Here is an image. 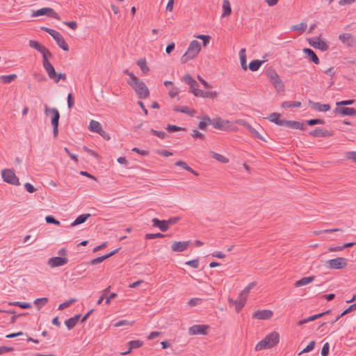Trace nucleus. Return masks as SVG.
<instances>
[{
	"label": "nucleus",
	"mask_w": 356,
	"mask_h": 356,
	"mask_svg": "<svg viewBox=\"0 0 356 356\" xmlns=\"http://www.w3.org/2000/svg\"><path fill=\"white\" fill-rule=\"evenodd\" d=\"M280 341V334L277 332H272L260 341L255 347L256 350H261L275 346Z\"/></svg>",
	"instance_id": "f257e3e1"
},
{
	"label": "nucleus",
	"mask_w": 356,
	"mask_h": 356,
	"mask_svg": "<svg viewBox=\"0 0 356 356\" xmlns=\"http://www.w3.org/2000/svg\"><path fill=\"white\" fill-rule=\"evenodd\" d=\"M134 81H127L133 90L136 92L140 99L147 98L149 95V90L145 83L137 76H134Z\"/></svg>",
	"instance_id": "f03ea898"
},
{
	"label": "nucleus",
	"mask_w": 356,
	"mask_h": 356,
	"mask_svg": "<svg viewBox=\"0 0 356 356\" xmlns=\"http://www.w3.org/2000/svg\"><path fill=\"white\" fill-rule=\"evenodd\" d=\"M44 113L47 115H48L49 114H51V123L53 127V135L54 137L56 138L58 135V124L60 119L59 111L56 108H49L47 106V105H45Z\"/></svg>",
	"instance_id": "7ed1b4c3"
},
{
	"label": "nucleus",
	"mask_w": 356,
	"mask_h": 356,
	"mask_svg": "<svg viewBox=\"0 0 356 356\" xmlns=\"http://www.w3.org/2000/svg\"><path fill=\"white\" fill-rule=\"evenodd\" d=\"M201 49L200 42L197 40H193L184 56L181 58L182 63H187L189 60L194 58Z\"/></svg>",
	"instance_id": "20e7f679"
},
{
	"label": "nucleus",
	"mask_w": 356,
	"mask_h": 356,
	"mask_svg": "<svg viewBox=\"0 0 356 356\" xmlns=\"http://www.w3.org/2000/svg\"><path fill=\"white\" fill-rule=\"evenodd\" d=\"M43 67L44 68L45 71L47 72L49 77L51 79H53L55 83H58L60 79L65 81L66 80V75L63 73H58L57 74L55 71V69L54 66L51 65V63L47 60L44 63V65H43Z\"/></svg>",
	"instance_id": "39448f33"
},
{
	"label": "nucleus",
	"mask_w": 356,
	"mask_h": 356,
	"mask_svg": "<svg viewBox=\"0 0 356 356\" xmlns=\"http://www.w3.org/2000/svg\"><path fill=\"white\" fill-rule=\"evenodd\" d=\"M29 45L30 47L33 48L40 52L42 55V65H44L45 61L49 60L48 58L52 56V54L44 46L35 40H29Z\"/></svg>",
	"instance_id": "423d86ee"
},
{
	"label": "nucleus",
	"mask_w": 356,
	"mask_h": 356,
	"mask_svg": "<svg viewBox=\"0 0 356 356\" xmlns=\"http://www.w3.org/2000/svg\"><path fill=\"white\" fill-rule=\"evenodd\" d=\"M1 177L3 181L8 184L19 186L20 182L19 179L15 175L13 169H4L1 171Z\"/></svg>",
	"instance_id": "0eeeda50"
},
{
	"label": "nucleus",
	"mask_w": 356,
	"mask_h": 356,
	"mask_svg": "<svg viewBox=\"0 0 356 356\" xmlns=\"http://www.w3.org/2000/svg\"><path fill=\"white\" fill-rule=\"evenodd\" d=\"M347 259L344 257H337L332 259L326 262V267L329 269L339 270L343 269L347 266Z\"/></svg>",
	"instance_id": "6e6552de"
},
{
	"label": "nucleus",
	"mask_w": 356,
	"mask_h": 356,
	"mask_svg": "<svg viewBox=\"0 0 356 356\" xmlns=\"http://www.w3.org/2000/svg\"><path fill=\"white\" fill-rule=\"evenodd\" d=\"M268 77L270 79V83L273 84L274 88L277 92L284 90V84L281 79L280 78L278 74L274 71H270L268 73Z\"/></svg>",
	"instance_id": "1a4fd4ad"
},
{
	"label": "nucleus",
	"mask_w": 356,
	"mask_h": 356,
	"mask_svg": "<svg viewBox=\"0 0 356 356\" xmlns=\"http://www.w3.org/2000/svg\"><path fill=\"white\" fill-rule=\"evenodd\" d=\"M47 15L49 17H51L52 18L60 19V17L57 13L54 11V9L51 8H42L41 9H39L35 12H33L31 15L32 17H38L41 15Z\"/></svg>",
	"instance_id": "9d476101"
},
{
	"label": "nucleus",
	"mask_w": 356,
	"mask_h": 356,
	"mask_svg": "<svg viewBox=\"0 0 356 356\" xmlns=\"http://www.w3.org/2000/svg\"><path fill=\"white\" fill-rule=\"evenodd\" d=\"M209 329V326L207 325H194L189 327L188 333L191 335L195 334H207V330Z\"/></svg>",
	"instance_id": "9b49d317"
},
{
	"label": "nucleus",
	"mask_w": 356,
	"mask_h": 356,
	"mask_svg": "<svg viewBox=\"0 0 356 356\" xmlns=\"http://www.w3.org/2000/svg\"><path fill=\"white\" fill-rule=\"evenodd\" d=\"M308 41L309 44L314 48L319 49L322 51H327L329 49V46L327 43L323 40H321L318 37L310 38Z\"/></svg>",
	"instance_id": "f8f14e48"
},
{
	"label": "nucleus",
	"mask_w": 356,
	"mask_h": 356,
	"mask_svg": "<svg viewBox=\"0 0 356 356\" xmlns=\"http://www.w3.org/2000/svg\"><path fill=\"white\" fill-rule=\"evenodd\" d=\"M273 316V312L271 310L264 309L257 310L252 314V318L258 320H268Z\"/></svg>",
	"instance_id": "ddd939ff"
},
{
	"label": "nucleus",
	"mask_w": 356,
	"mask_h": 356,
	"mask_svg": "<svg viewBox=\"0 0 356 356\" xmlns=\"http://www.w3.org/2000/svg\"><path fill=\"white\" fill-rule=\"evenodd\" d=\"M51 36L55 40L58 47L63 50H69L68 44L65 42L63 35L58 31L55 30Z\"/></svg>",
	"instance_id": "4468645a"
},
{
	"label": "nucleus",
	"mask_w": 356,
	"mask_h": 356,
	"mask_svg": "<svg viewBox=\"0 0 356 356\" xmlns=\"http://www.w3.org/2000/svg\"><path fill=\"white\" fill-rule=\"evenodd\" d=\"M68 262L67 257H54L48 260V265L51 268L62 266Z\"/></svg>",
	"instance_id": "2eb2a0df"
},
{
	"label": "nucleus",
	"mask_w": 356,
	"mask_h": 356,
	"mask_svg": "<svg viewBox=\"0 0 356 356\" xmlns=\"http://www.w3.org/2000/svg\"><path fill=\"white\" fill-rule=\"evenodd\" d=\"M191 241H176L172 243L171 249L173 252H183L189 246Z\"/></svg>",
	"instance_id": "dca6fc26"
},
{
	"label": "nucleus",
	"mask_w": 356,
	"mask_h": 356,
	"mask_svg": "<svg viewBox=\"0 0 356 356\" xmlns=\"http://www.w3.org/2000/svg\"><path fill=\"white\" fill-rule=\"evenodd\" d=\"M309 135L314 137H330L333 136V133L320 127H317L314 130L310 131Z\"/></svg>",
	"instance_id": "f3484780"
},
{
	"label": "nucleus",
	"mask_w": 356,
	"mask_h": 356,
	"mask_svg": "<svg viewBox=\"0 0 356 356\" xmlns=\"http://www.w3.org/2000/svg\"><path fill=\"white\" fill-rule=\"evenodd\" d=\"M339 39L343 44L348 47H354L356 45V41L350 33H343L339 36Z\"/></svg>",
	"instance_id": "a211bd4d"
},
{
	"label": "nucleus",
	"mask_w": 356,
	"mask_h": 356,
	"mask_svg": "<svg viewBox=\"0 0 356 356\" xmlns=\"http://www.w3.org/2000/svg\"><path fill=\"white\" fill-rule=\"evenodd\" d=\"M228 123L229 121H225L220 117L212 119V125L217 129L225 130L227 128Z\"/></svg>",
	"instance_id": "6ab92c4d"
},
{
	"label": "nucleus",
	"mask_w": 356,
	"mask_h": 356,
	"mask_svg": "<svg viewBox=\"0 0 356 356\" xmlns=\"http://www.w3.org/2000/svg\"><path fill=\"white\" fill-rule=\"evenodd\" d=\"M334 112L335 113H340L343 115H349V116H353L356 115V109L353 108H348V107H337Z\"/></svg>",
	"instance_id": "aec40b11"
},
{
	"label": "nucleus",
	"mask_w": 356,
	"mask_h": 356,
	"mask_svg": "<svg viewBox=\"0 0 356 356\" xmlns=\"http://www.w3.org/2000/svg\"><path fill=\"white\" fill-rule=\"evenodd\" d=\"M283 127L299 130H304L305 129L304 124L300 122L286 120L284 122Z\"/></svg>",
	"instance_id": "412c9836"
},
{
	"label": "nucleus",
	"mask_w": 356,
	"mask_h": 356,
	"mask_svg": "<svg viewBox=\"0 0 356 356\" xmlns=\"http://www.w3.org/2000/svg\"><path fill=\"white\" fill-rule=\"evenodd\" d=\"M309 104L314 110L318 111L326 112L330 109V106L328 104H321L320 102L309 101Z\"/></svg>",
	"instance_id": "4be33fe9"
},
{
	"label": "nucleus",
	"mask_w": 356,
	"mask_h": 356,
	"mask_svg": "<svg viewBox=\"0 0 356 356\" xmlns=\"http://www.w3.org/2000/svg\"><path fill=\"white\" fill-rule=\"evenodd\" d=\"M195 92V97L215 99L218 96V92L216 91H203L202 90H196Z\"/></svg>",
	"instance_id": "5701e85b"
},
{
	"label": "nucleus",
	"mask_w": 356,
	"mask_h": 356,
	"mask_svg": "<svg viewBox=\"0 0 356 356\" xmlns=\"http://www.w3.org/2000/svg\"><path fill=\"white\" fill-rule=\"evenodd\" d=\"M118 251H119V248H117V249L114 250L113 252H110L109 254H105V255L97 257V258L91 260L90 264L91 265H97L98 264H100L102 261H104V260H106V259L109 258L110 257H111L113 254H115L117 252H118Z\"/></svg>",
	"instance_id": "b1692460"
},
{
	"label": "nucleus",
	"mask_w": 356,
	"mask_h": 356,
	"mask_svg": "<svg viewBox=\"0 0 356 356\" xmlns=\"http://www.w3.org/2000/svg\"><path fill=\"white\" fill-rule=\"evenodd\" d=\"M152 225L154 227H156L159 228V229L161 232H164L168 229L166 220H160L159 219L155 218L152 220Z\"/></svg>",
	"instance_id": "393cba45"
},
{
	"label": "nucleus",
	"mask_w": 356,
	"mask_h": 356,
	"mask_svg": "<svg viewBox=\"0 0 356 356\" xmlns=\"http://www.w3.org/2000/svg\"><path fill=\"white\" fill-rule=\"evenodd\" d=\"M303 52L307 55V56L309 58V59L314 63L315 64L318 65L320 63L319 58L316 54V53L311 49L309 48H305L303 49Z\"/></svg>",
	"instance_id": "a878e982"
},
{
	"label": "nucleus",
	"mask_w": 356,
	"mask_h": 356,
	"mask_svg": "<svg viewBox=\"0 0 356 356\" xmlns=\"http://www.w3.org/2000/svg\"><path fill=\"white\" fill-rule=\"evenodd\" d=\"M331 312V310H327L325 312H322V313H320V314H315V315H313V316H311L307 318H305L303 320H301L298 322V325H302L304 323H309L310 321H314L320 317H322L326 314H328Z\"/></svg>",
	"instance_id": "bb28decb"
},
{
	"label": "nucleus",
	"mask_w": 356,
	"mask_h": 356,
	"mask_svg": "<svg viewBox=\"0 0 356 356\" xmlns=\"http://www.w3.org/2000/svg\"><path fill=\"white\" fill-rule=\"evenodd\" d=\"M281 115L278 113H273L270 115V116L268 118V119L275 124L283 127L284 122L285 120L280 119Z\"/></svg>",
	"instance_id": "cd10ccee"
},
{
	"label": "nucleus",
	"mask_w": 356,
	"mask_h": 356,
	"mask_svg": "<svg viewBox=\"0 0 356 356\" xmlns=\"http://www.w3.org/2000/svg\"><path fill=\"white\" fill-rule=\"evenodd\" d=\"M314 279H315L314 276L302 277L300 280L296 281L294 284V286L296 287H300V286L307 285V284L311 283L312 282H313L314 280Z\"/></svg>",
	"instance_id": "c85d7f7f"
},
{
	"label": "nucleus",
	"mask_w": 356,
	"mask_h": 356,
	"mask_svg": "<svg viewBox=\"0 0 356 356\" xmlns=\"http://www.w3.org/2000/svg\"><path fill=\"white\" fill-rule=\"evenodd\" d=\"M88 129L92 132L98 134L100 133V131L102 129V127L99 122L92 120L90 122Z\"/></svg>",
	"instance_id": "c756f323"
},
{
	"label": "nucleus",
	"mask_w": 356,
	"mask_h": 356,
	"mask_svg": "<svg viewBox=\"0 0 356 356\" xmlns=\"http://www.w3.org/2000/svg\"><path fill=\"white\" fill-rule=\"evenodd\" d=\"M90 216V213L80 215L75 219V220L73 222L71 223L70 227H74L76 225L85 222Z\"/></svg>",
	"instance_id": "7c9ffc66"
},
{
	"label": "nucleus",
	"mask_w": 356,
	"mask_h": 356,
	"mask_svg": "<svg viewBox=\"0 0 356 356\" xmlns=\"http://www.w3.org/2000/svg\"><path fill=\"white\" fill-rule=\"evenodd\" d=\"M175 165L176 166H179V167H181L182 168H184V170L190 172L191 173L193 174L195 176H197L198 175V173L197 172H195V170H193L190 166H188L187 165V163L183 161H177Z\"/></svg>",
	"instance_id": "2f4dec72"
},
{
	"label": "nucleus",
	"mask_w": 356,
	"mask_h": 356,
	"mask_svg": "<svg viewBox=\"0 0 356 356\" xmlns=\"http://www.w3.org/2000/svg\"><path fill=\"white\" fill-rule=\"evenodd\" d=\"M222 10H223V13L222 15V17L228 16L231 14L232 8H231L230 3H229V0H223Z\"/></svg>",
	"instance_id": "473e14b6"
},
{
	"label": "nucleus",
	"mask_w": 356,
	"mask_h": 356,
	"mask_svg": "<svg viewBox=\"0 0 356 356\" xmlns=\"http://www.w3.org/2000/svg\"><path fill=\"white\" fill-rule=\"evenodd\" d=\"M246 300V297L241 296V294L239 295L238 300L235 302L236 310L237 312H239L245 306Z\"/></svg>",
	"instance_id": "72a5a7b5"
},
{
	"label": "nucleus",
	"mask_w": 356,
	"mask_h": 356,
	"mask_svg": "<svg viewBox=\"0 0 356 356\" xmlns=\"http://www.w3.org/2000/svg\"><path fill=\"white\" fill-rule=\"evenodd\" d=\"M210 154L211 155L212 158L215 159L216 161L222 163H227L229 162V159L225 156H222V154L216 153L213 151L210 152Z\"/></svg>",
	"instance_id": "f704fd0d"
},
{
	"label": "nucleus",
	"mask_w": 356,
	"mask_h": 356,
	"mask_svg": "<svg viewBox=\"0 0 356 356\" xmlns=\"http://www.w3.org/2000/svg\"><path fill=\"white\" fill-rule=\"evenodd\" d=\"M263 63L264 60H254L249 63L248 67L251 71L255 72L259 70Z\"/></svg>",
	"instance_id": "c9c22d12"
},
{
	"label": "nucleus",
	"mask_w": 356,
	"mask_h": 356,
	"mask_svg": "<svg viewBox=\"0 0 356 356\" xmlns=\"http://www.w3.org/2000/svg\"><path fill=\"white\" fill-rule=\"evenodd\" d=\"M136 63L144 74H147L149 71V68L147 65L146 60L145 58H141L137 60Z\"/></svg>",
	"instance_id": "e433bc0d"
},
{
	"label": "nucleus",
	"mask_w": 356,
	"mask_h": 356,
	"mask_svg": "<svg viewBox=\"0 0 356 356\" xmlns=\"http://www.w3.org/2000/svg\"><path fill=\"white\" fill-rule=\"evenodd\" d=\"M17 78V74H12L9 75H2L0 76V80L3 83H10L12 81H15Z\"/></svg>",
	"instance_id": "4c0bfd02"
},
{
	"label": "nucleus",
	"mask_w": 356,
	"mask_h": 356,
	"mask_svg": "<svg viewBox=\"0 0 356 356\" xmlns=\"http://www.w3.org/2000/svg\"><path fill=\"white\" fill-rule=\"evenodd\" d=\"M240 61L241 67L243 70H247L246 65V56H245V49H241L239 51Z\"/></svg>",
	"instance_id": "58836bf2"
},
{
	"label": "nucleus",
	"mask_w": 356,
	"mask_h": 356,
	"mask_svg": "<svg viewBox=\"0 0 356 356\" xmlns=\"http://www.w3.org/2000/svg\"><path fill=\"white\" fill-rule=\"evenodd\" d=\"M307 25L305 22H302L300 24L293 25L291 27V29L292 31H299L300 33H304L307 29Z\"/></svg>",
	"instance_id": "ea45409f"
},
{
	"label": "nucleus",
	"mask_w": 356,
	"mask_h": 356,
	"mask_svg": "<svg viewBox=\"0 0 356 356\" xmlns=\"http://www.w3.org/2000/svg\"><path fill=\"white\" fill-rule=\"evenodd\" d=\"M257 285L256 282H250L245 289L241 292V296H245L248 297V293H250V290L254 287Z\"/></svg>",
	"instance_id": "a19ab883"
},
{
	"label": "nucleus",
	"mask_w": 356,
	"mask_h": 356,
	"mask_svg": "<svg viewBox=\"0 0 356 356\" xmlns=\"http://www.w3.org/2000/svg\"><path fill=\"white\" fill-rule=\"evenodd\" d=\"M128 345H129V346L131 347V349L138 348L143 345V341L141 340L130 341L128 343Z\"/></svg>",
	"instance_id": "79ce46f5"
},
{
	"label": "nucleus",
	"mask_w": 356,
	"mask_h": 356,
	"mask_svg": "<svg viewBox=\"0 0 356 356\" xmlns=\"http://www.w3.org/2000/svg\"><path fill=\"white\" fill-rule=\"evenodd\" d=\"M48 302L47 298H37L34 301V304L38 307V309H40L42 306L46 305Z\"/></svg>",
	"instance_id": "37998d69"
},
{
	"label": "nucleus",
	"mask_w": 356,
	"mask_h": 356,
	"mask_svg": "<svg viewBox=\"0 0 356 356\" xmlns=\"http://www.w3.org/2000/svg\"><path fill=\"white\" fill-rule=\"evenodd\" d=\"M315 345H316L315 341H310L309 343L307 346V347L305 348L300 353H299L298 355H301L302 353L312 351L314 348Z\"/></svg>",
	"instance_id": "c03bdc74"
},
{
	"label": "nucleus",
	"mask_w": 356,
	"mask_h": 356,
	"mask_svg": "<svg viewBox=\"0 0 356 356\" xmlns=\"http://www.w3.org/2000/svg\"><path fill=\"white\" fill-rule=\"evenodd\" d=\"M150 133L152 134L159 137L161 139H164L167 136V134L165 131H159L154 130V129H150Z\"/></svg>",
	"instance_id": "a18cd8bd"
},
{
	"label": "nucleus",
	"mask_w": 356,
	"mask_h": 356,
	"mask_svg": "<svg viewBox=\"0 0 356 356\" xmlns=\"http://www.w3.org/2000/svg\"><path fill=\"white\" fill-rule=\"evenodd\" d=\"M343 232L341 229H327L319 231H315L314 232V235H320L323 233H329V232Z\"/></svg>",
	"instance_id": "49530a36"
},
{
	"label": "nucleus",
	"mask_w": 356,
	"mask_h": 356,
	"mask_svg": "<svg viewBox=\"0 0 356 356\" xmlns=\"http://www.w3.org/2000/svg\"><path fill=\"white\" fill-rule=\"evenodd\" d=\"M325 121L322 119H311L307 121V124L309 126H314L316 124H323Z\"/></svg>",
	"instance_id": "de8ad7c7"
},
{
	"label": "nucleus",
	"mask_w": 356,
	"mask_h": 356,
	"mask_svg": "<svg viewBox=\"0 0 356 356\" xmlns=\"http://www.w3.org/2000/svg\"><path fill=\"white\" fill-rule=\"evenodd\" d=\"M134 323V321H129L127 320H121V321H119L118 322L115 323L114 326L115 327H120V326H124V325L131 326V325H133Z\"/></svg>",
	"instance_id": "09e8293b"
},
{
	"label": "nucleus",
	"mask_w": 356,
	"mask_h": 356,
	"mask_svg": "<svg viewBox=\"0 0 356 356\" xmlns=\"http://www.w3.org/2000/svg\"><path fill=\"white\" fill-rule=\"evenodd\" d=\"M167 235H165L161 233H156V234H147L145 235L146 239H153V238H163L166 236Z\"/></svg>",
	"instance_id": "8fccbe9b"
},
{
	"label": "nucleus",
	"mask_w": 356,
	"mask_h": 356,
	"mask_svg": "<svg viewBox=\"0 0 356 356\" xmlns=\"http://www.w3.org/2000/svg\"><path fill=\"white\" fill-rule=\"evenodd\" d=\"M45 220H46L47 223H49V224H54L56 225H60V222L52 216H46Z\"/></svg>",
	"instance_id": "3c124183"
},
{
	"label": "nucleus",
	"mask_w": 356,
	"mask_h": 356,
	"mask_svg": "<svg viewBox=\"0 0 356 356\" xmlns=\"http://www.w3.org/2000/svg\"><path fill=\"white\" fill-rule=\"evenodd\" d=\"M250 133L252 134V136L258 139H260L261 140H265L264 138L261 136V135L252 126L248 129Z\"/></svg>",
	"instance_id": "603ef678"
},
{
	"label": "nucleus",
	"mask_w": 356,
	"mask_h": 356,
	"mask_svg": "<svg viewBox=\"0 0 356 356\" xmlns=\"http://www.w3.org/2000/svg\"><path fill=\"white\" fill-rule=\"evenodd\" d=\"M183 80L188 85L195 84V80L188 74L184 76Z\"/></svg>",
	"instance_id": "864d4df0"
},
{
	"label": "nucleus",
	"mask_w": 356,
	"mask_h": 356,
	"mask_svg": "<svg viewBox=\"0 0 356 356\" xmlns=\"http://www.w3.org/2000/svg\"><path fill=\"white\" fill-rule=\"evenodd\" d=\"M184 128H181L177 125H172V124H168L166 127V130L168 131L169 132L178 131H181V130H184Z\"/></svg>",
	"instance_id": "5fc2aeb1"
},
{
	"label": "nucleus",
	"mask_w": 356,
	"mask_h": 356,
	"mask_svg": "<svg viewBox=\"0 0 356 356\" xmlns=\"http://www.w3.org/2000/svg\"><path fill=\"white\" fill-rule=\"evenodd\" d=\"M186 264L193 268H197L199 267V259L188 261L186 262Z\"/></svg>",
	"instance_id": "6e6d98bb"
},
{
	"label": "nucleus",
	"mask_w": 356,
	"mask_h": 356,
	"mask_svg": "<svg viewBox=\"0 0 356 356\" xmlns=\"http://www.w3.org/2000/svg\"><path fill=\"white\" fill-rule=\"evenodd\" d=\"M65 325L68 328V330H71L75 327L76 323H75L74 321L72 318H70L65 321Z\"/></svg>",
	"instance_id": "4d7b16f0"
},
{
	"label": "nucleus",
	"mask_w": 356,
	"mask_h": 356,
	"mask_svg": "<svg viewBox=\"0 0 356 356\" xmlns=\"http://www.w3.org/2000/svg\"><path fill=\"white\" fill-rule=\"evenodd\" d=\"M13 305L18 306L22 309H29L31 307V305L29 303L24 302H15L13 303Z\"/></svg>",
	"instance_id": "13d9d810"
},
{
	"label": "nucleus",
	"mask_w": 356,
	"mask_h": 356,
	"mask_svg": "<svg viewBox=\"0 0 356 356\" xmlns=\"http://www.w3.org/2000/svg\"><path fill=\"white\" fill-rule=\"evenodd\" d=\"M346 158L356 163V152H347Z\"/></svg>",
	"instance_id": "bf43d9fd"
},
{
	"label": "nucleus",
	"mask_w": 356,
	"mask_h": 356,
	"mask_svg": "<svg viewBox=\"0 0 356 356\" xmlns=\"http://www.w3.org/2000/svg\"><path fill=\"white\" fill-rule=\"evenodd\" d=\"M201 302H202V300L200 298H191V300H189L188 305L191 307H194L197 305H200Z\"/></svg>",
	"instance_id": "052dcab7"
},
{
	"label": "nucleus",
	"mask_w": 356,
	"mask_h": 356,
	"mask_svg": "<svg viewBox=\"0 0 356 356\" xmlns=\"http://www.w3.org/2000/svg\"><path fill=\"white\" fill-rule=\"evenodd\" d=\"M329 349H330V345L329 343L326 342L324 343L322 350H321V355L322 356H327L329 354Z\"/></svg>",
	"instance_id": "680f3d73"
},
{
	"label": "nucleus",
	"mask_w": 356,
	"mask_h": 356,
	"mask_svg": "<svg viewBox=\"0 0 356 356\" xmlns=\"http://www.w3.org/2000/svg\"><path fill=\"white\" fill-rule=\"evenodd\" d=\"M355 99H348V100H343L341 102H337V106H348V105H352L355 103Z\"/></svg>",
	"instance_id": "e2e57ef3"
},
{
	"label": "nucleus",
	"mask_w": 356,
	"mask_h": 356,
	"mask_svg": "<svg viewBox=\"0 0 356 356\" xmlns=\"http://www.w3.org/2000/svg\"><path fill=\"white\" fill-rule=\"evenodd\" d=\"M179 220H180L179 217H173V218H169L168 220H166L167 224H168V228H169L170 225L176 224Z\"/></svg>",
	"instance_id": "0e129e2a"
},
{
	"label": "nucleus",
	"mask_w": 356,
	"mask_h": 356,
	"mask_svg": "<svg viewBox=\"0 0 356 356\" xmlns=\"http://www.w3.org/2000/svg\"><path fill=\"white\" fill-rule=\"evenodd\" d=\"M24 188L30 193H34L36 191L35 188L30 183H26Z\"/></svg>",
	"instance_id": "69168bd1"
},
{
	"label": "nucleus",
	"mask_w": 356,
	"mask_h": 356,
	"mask_svg": "<svg viewBox=\"0 0 356 356\" xmlns=\"http://www.w3.org/2000/svg\"><path fill=\"white\" fill-rule=\"evenodd\" d=\"M192 136L195 138H198L202 140L204 139V135L202 133L198 131L197 130L193 131Z\"/></svg>",
	"instance_id": "338daca9"
},
{
	"label": "nucleus",
	"mask_w": 356,
	"mask_h": 356,
	"mask_svg": "<svg viewBox=\"0 0 356 356\" xmlns=\"http://www.w3.org/2000/svg\"><path fill=\"white\" fill-rule=\"evenodd\" d=\"M235 122L238 124L244 126L248 129H249L251 127V125L248 122L242 119L236 120Z\"/></svg>",
	"instance_id": "774afa93"
}]
</instances>
